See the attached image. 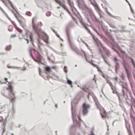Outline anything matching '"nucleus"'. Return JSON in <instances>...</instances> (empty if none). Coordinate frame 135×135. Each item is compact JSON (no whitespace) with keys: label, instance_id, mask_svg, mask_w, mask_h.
Wrapping results in <instances>:
<instances>
[{"label":"nucleus","instance_id":"obj_1","mask_svg":"<svg viewBox=\"0 0 135 135\" xmlns=\"http://www.w3.org/2000/svg\"><path fill=\"white\" fill-rule=\"evenodd\" d=\"M76 104V102L74 101L72 102L71 103V109L73 120L75 125L76 126L79 125V123L77 119V118H78L80 121H82L76 111L75 106Z\"/></svg>","mask_w":135,"mask_h":135},{"label":"nucleus","instance_id":"obj_2","mask_svg":"<svg viewBox=\"0 0 135 135\" xmlns=\"http://www.w3.org/2000/svg\"><path fill=\"white\" fill-rule=\"evenodd\" d=\"M11 7L14 10V11H12L13 13L19 22L21 26L25 28L24 26L25 25V22L24 18L20 17L19 13L15 9L13 5Z\"/></svg>","mask_w":135,"mask_h":135},{"label":"nucleus","instance_id":"obj_3","mask_svg":"<svg viewBox=\"0 0 135 135\" xmlns=\"http://www.w3.org/2000/svg\"><path fill=\"white\" fill-rule=\"evenodd\" d=\"M11 7L14 10V11H12L13 13L19 22L21 26L25 28L24 26L25 25V22L24 18L20 17L19 13L15 9L13 5Z\"/></svg>","mask_w":135,"mask_h":135},{"label":"nucleus","instance_id":"obj_4","mask_svg":"<svg viewBox=\"0 0 135 135\" xmlns=\"http://www.w3.org/2000/svg\"><path fill=\"white\" fill-rule=\"evenodd\" d=\"M8 84V86L7 87V89L8 91V97L10 99V102L12 103L14 100L15 97L12 84L9 83Z\"/></svg>","mask_w":135,"mask_h":135},{"label":"nucleus","instance_id":"obj_5","mask_svg":"<svg viewBox=\"0 0 135 135\" xmlns=\"http://www.w3.org/2000/svg\"><path fill=\"white\" fill-rule=\"evenodd\" d=\"M86 8H87V11L89 13L90 16L92 18L93 20L96 22H98V20L95 15L92 13L91 9H89L87 7H85Z\"/></svg>","mask_w":135,"mask_h":135},{"label":"nucleus","instance_id":"obj_6","mask_svg":"<svg viewBox=\"0 0 135 135\" xmlns=\"http://www.w3.org/2000/svg\"><path fill=\"white\" fill-rule=\"evenodd\" d=\"M68 3L71 9L73 12H74L76 9L74 7L73 2L71 0H67Z\"/></svg>","mask_w":135,"mask_h":135},{"label":"nucleus","instance_id":"obj_7","mask_svg":"<svg viewBox=\"0 0 135 135\" xmlns=\"http://www.w3.org/2000/svg\"><path fill=\"white\" fill-rule=\"evenodd\" d=\"M39 32H40V33L41 34L40 37H41V38L45 42H47V40L44 39L43 38H42V37H41V36H42L44 37H45L46 39L47 40L48 38V37H47V36L46 33L45 32H44L43 31H42L41 30H39Z\"/></svg>","mask_w":135,"mask_h":135},{"label":"nucleus","instance_id":"obj_8","mask_svg":"<svg viewBox=\"0 0 135 135\" xmlns=\"http://www.w3.org/2000/svg\"><path fill=\"white\" fill-rule=\"evenodd\" d=\"M34 20L33 19L32 21V23L33 25V29L35 32L37 33L38 36L39 37H40L41 34L39 32V30H38L36 28L35 25L34 24Z\"/></svg>","mask_w":135,"mask_h":135},{"label":"nucleus","instance_id":"obj_9","mask_svg":"<svg viewBox=\"0 0 135 135\" xmlns=\"http://www.w3.org/2000/svg\"><path fill=\"white\" fill-rule=\"evenodd\" d=\"M89 110L88 109V106L85 103H84L83 104V114L84 115H85L87 113Z\"/></svg>","mask_w":135,"mask_h":135},{"label":"nucleus","instance_id":"obj_10","mask_svg":"<svg viewBox=\"0 0 135 135\" xmlns=\"http://www.w3.org/2000/svg\"><path fill=\"white\" fill-rule=\"evenodd\" d=\"M41 63L44 65L45 70H44V72L47 74H49V73L51 71L50 68L49 66H46L44 63L43 62Z\"/></svg>","mask_w":135,"mask_h":135},{"label":"nucleus","instance_id":"obj_11","mask_svg":"<svg viewBox=\"0 0 135 135\" xmlns=\"http://www.w3.org/2000/svg\"><path fill=\"white\" fill-rule=\"evenodd\" d=\"M72 25V24L71 23H70L68 25L67 27L66 30V34L67 35V36L68 38V42L70 41H71V40L70 38L69 35V29L70 28V27Z\"/></svg>","mask_w":135,"mask_h":135},{"label":"nucleus","instance_id":"obj_12","mask_svg":"<svg viewBox=\"0 0 135 135\" xmlns=\"http://www.w3.org/2000/svg\"><path fill=\"white\" fill-rule=\"evenodd\" d=\"M81 88L83 90L87 92L89 95H91L92 96L94 95V93L91 91L89 89L87 88L86 86L85 88L81 87Z\"/></svg>","mask_w":135,"mask_h":135},{"label":"nucleus","instance_id":"obj_13","mask_svg":"<svg viewBox=\"0 0 135 135\" xmlns=\"http://www.w3.org/2000/svg\"><path fill=\"white\" fill-rule=\"evenodd\" d=\"M76 2L78 3V4H81L86 8V6H85V4L84 0H76Z\"/></svg>","mask_w":135,"mask_h":135},{"label":"nucleus","instance_id":"obj_14","mask_svg":"<svg viewBox=\"0 0 135 135\" xmlns=\"http://www.w3.org/2000/svg\"><path fill=\"white\" fill-rule=\"evenodd\" d=\"M107 12L110 16H111L113 18L117 19L119 21H122V19L120 17L113 16L108 11H107Z\"/></svg>","mask_w":135,"mask_h":135},{"label":"nucleus","instance_id":"obj_15","mask_svg":"<svg viewBox=\"0 0 135 135\" xmlns=\"http://www.w3.org/2000/svg\"><path fill=\"white\" fill-rule=\"evenodd\" d=\"M112 42H110V41L108 40L106 42L107 44L110 46L111 47V46H116V44L114 42V40L113 42L112 41Z\"/></svg>","mask_w":135,"mask_h":135},{"label":"nucleus","instance_id":"obj_16","mask_svg":"<svg viewBox=\"0 0 135 135\" xmlns=\"http://www.w3.org/2000/svg\"><path fill=\"white\" fill-rule=\"evenodd\" d=\"M112 42H110V41L108 40L106 42L107 44L110 46L111 47V46H116V44L114 42V40L113 42L112 41Z\"/></svg>","mask_w":135,"mask_h":135},{"label":"nucleus","instance_id":"obj_17","mask_svg":"<svg viewBox=\"0 0 135 135\" xmlns=\"http://www.w3.org/2000/svg\"><path fill=\"white\" fill-rule=\"evenodd\" d=\"M104 50L106 54L107 55H108V52L106 51L105 49L103 47L101 46L99 48V52L102 54V53L103 50Z\"/></svg>","mask_w":135,"mask_h":135},{"label":"nucleus","instance_id":"obj_18","mask_svg":"<svg viewBox=\"0 0 135 135\" xmlns=\"http://www.w3.org/2000/svg\"><path fill=\"white\" fill-rule=\"evenodd\" d=\"M26 33L27 37L29 38L30 41L32 42V34L30 32H26Z\"/></svg>","mask_w":135,"mask_h":135},{"label":"nucleus","instance_id":"obj_19","mask_svg":"<svg viewBox=\"0 0 135 135\" xmlns=\"http://www.w3.org/2000/svg\"><path fill=\"white\" fill-rule=\"evenodd\" d=\"M105 33L106 35L108 36L109 38L113 42L114 41V39L113 38L112 36L107 31H105Z\"/></svg>","mask_w":135,"mask_h":135},{"label":"nucleus","instance_id":"obj_20","mask_svg":"<svg viewBox=\"0 0 135 135\" xmlns=\"http://www.w3.org/2000/svg\"><path fill=\"white\" fill-rule=\"evenodd\" d=\"M37 59L36 60H38L40 61V62L38 63V64H40L41 62V60L42 59V57L41 55L37 51Z\"/></svg>","mask_w":135,"mask_h":135},{"label":"nucleus","instance_id":"obj_21","mask_svg":"<svg viewBox=\"0 0 135 135\" xmlns=\"http://www.w3.org/2000/svg\"><path fill=\"white\" fill-rule=\"evenodd\" d=\"M69 45L70 46V47H71V48L74 50L76 52V53H79V51L77 50H76V49H74L72 45V43L71 42V41H69Z\"/></svg>","mask_w":135,"mask_h":135},{"label":"nucleus","instance_id":"obj_22","mask_svg":"<svg viewBox=\"0 0 135 135\" xmlns=\"http://www.w3.org/2000/svg\"><path fill=\"white\" fill-rule=\"evenodd\" d=\"M30 53L31 56V57L33 58V60L37 62L38 63H39V62H40V60H36V59L35 58L33 55L32 51H30Z\"/></svg>","mask_w":135,"mask_h":135},{"label":"nucleus","instance_id":"obj_23","mask_svg":"<svg viewBox=\"0 0 135 135\" xmlns=\"http://www.w3.org/2000/svg\"><path fill=\"white\" fill-rule=\"evenodd\" d=\"M39 74L40 76H41L42 77L46 80H49V78L48 76H47L46 77H44V76L42 75V74H41V70L40 69H39Z\"/></svg>","mask_w":135,"mask_h":135},{"label":"nucleus","instance_id":"obj_24","mask_svg":"<svg viewBox=\"0 0 135 135\" xmlns=\"http://www.w3.org/2000/svg\"><path fill=\"white\" fill-rule=\"evenodd\" d=\"M112 89L113 90V92L114 94H117V96L119 95V93L116 90V88L115 87H112Z\"/></svg>","mask_w":135,"mask_h":135},{"label":"nucleus","instance_id":"obj_25","mask_svg":"<svg viewBox=\"0 0 135 135\" xmlns=\"http://www.w3.org/2000/svg\"><path fill=\"white\" fill-rule=\"evenodd\" d=\"M117 32H130V31H129L128 30H117Z\"/></svg>","mask_w":135,"mask_h":135},{"label":"nucleus","instance_id":"obj_26","mask_svg":"<svg viewBox=\"0 0 135 135\" xmlns=\"http://www.w3.org/2000/svg\"><path fill=\"white\" fill-rule=\"evenodd\" d=\"M119 84H121L120 83H119ZM121 85H122L123 88L126 89L127 90H128V89L126 86V83H125L124 82H123L122 83V84H121Z\"/></svg>","mask_w":135,"mask_h":135},{"label":"nucleus","instance_id":"obj_27","mask_svg":"<svg viewBox=\"0 0 135 135\" xmlns=\"http://www.w3.org/2000/svg\"><path fill=\"white\" fill-rule=\"evenodd\" d=\"M56 54H59V55H63V56H66V52H59L58 51L57 52Z\"/></svg>","mask_w":135,"mask_h":135},{"label":"nucleus","instance_id":"obj_28","mask_svg":"<svg viewBox=\"0 0 135 135\" xmlns=\"http://www.w3.org/2000/svg\"><path fill=\"white\" fill-rule=\"evenodd\" d=\"M67 79L68 80V81L67 82V84H69L71 85L72 84L73 82L72 81L69 79H68V78H67Z\"/></svg>","mask_w":135,"mask_h":135},{"label":"nucleus","instance_id":"obj_29","mask_svg":"<svg viewBox=\"0 0 135 135\" xmlns=\"http://www.w3.org/2000/svg\"><path fill=\"white\" fill-rule=\"evenodd\" d=\"M100 36L102 37V38L106 42L108 40L107 38L105 37L103 35H100Z\"/></svg>","mask_w":135,"mask_h":135},{"label":"nucleus","instance_id":"obj_30","mask_svg":"<svg viewBox=\"0 0 135 135\" xmlns=\"http://www.w3.org/2000/svg\"><path fill=\"white\" fill-rule=\"evenodd\" d=\"M95 102L96 104L97 105V107L98 108H100L99 107V104L98 102V100H97L95 101Z\"/></svg>","mask_w":135,"mask_h":135},{"label":"nucleus","instance_id":"obj_31","mask_svg":"<svg viewBox=\"0 0 135 135\" xmlns=\"http://www.w3.org/2000/svg\"><path fill=\"white\" fill-rule=\"evenodd\" d=\"M127 75L128 77V78L129 79V80H130L131 78V75H130V73L129 71L127 72Z\"/></svg>","mask_w":135,"mask_h":135},{"label":"nucleus","instance_id":"obj_32","mask_svg":"<svg viewBox=\"0 0 135 135\" xmlns=\"http://www.w3.org/2000/svg\"><path fill=\"white\" fill-rule=\"evenodd\" d=\"M115 70L116 71V72H117L118 70V69L119 67V65H115Z\"/></svg>","mask_w":135,"mask_h":135},{"label":"nucleus","instance_id":"obj_33","mask_svg":"<svg viewBox=\"0 0 135 135\" xmlns=\"http://www.w3.org/2000/svg\"><path fill=\"white\" fill-rule=\"evenodd\" d=\"M109 24L110 27H112L114 28H117V27L115 26L114 25L112 24L111 23H109Z\"/></svg>","mask_w":135,"mask_h":135},{"label":"nucleus","instance_id":"obj_34","mask_svg":"<svg viewBox=\"0 0 135 135\" xmlns=\"http://www.w3.org/2000/svg\"><path fill=\"white\" fill-rule=\"evenodd\" d=\"M128 3L129 5L130 6V9L131 11V12L132 13V14L133 15H134L133 14V13L134 12V11H133V9H132V8L131 7V4L129 3H129Z\"/></svg>","mask_w":135,"mask_h":135},{"label":"nucleus","instance_id":"obj_35","mask_svg":"<svg viewBox=\"0 0 135 135\" xmlns=\"http://www.w3.org/2000/svg\"><path fill=\"white\" fill-rule=\"evenodd\" d=\"M102 57L103 58L105 62H106V63L107 64L108 62L107 61V60H106L105 57H104V55H103V54H102Z\"/></svg>","mask_w":135,"mask_h":135},{"label":"nucleus","instance_id":"obj_36","mask_svg":"<svg viewBox=\"0 0 135 135\" xmlns=\"http://www.w3.org/2000/svg\"><path fill=\"white\" fill-rule=\"evenodd\" d=\"M11 48V46H7L6 47L5 49L6 50H8L10 49Z\"/></svg>","mask_w":135,"mask_h":135},{"label":"nucleus","instance_id":"obj_37","mask_svg":"<svg viewBox=\"0 0 135 135\" xmlns=\"http://www.w3.org/2000/svg\"><path fill=\"white\" fill-rule=\"evenodd\" d=\"M125 121H126V127L127 128V129L128 132H129V133H130L131 134V133H130L129 130V128H128V124L126 123V120Z\"/></svg>","mask_w":135,"mask_h":135},{"label":"nucleus","instance_id":"obj_38","mask_svg":"<svg viewBox=\"0 0 135 135\" xmlns=\"http://www.w3.org/2000/svg\"><path fill=\"white\" fill-rule=\"evenodd\" d=\"M51 14V12L48 11L46 13V15L47 16H49Z\"/></svg>","mask_w":135,"mask_h":135},{"label":"nucleus","instance_id":"obj_39","mask_svg":"<svg viewBox=\"0 0 135 135\" xmlns=\"http://www.w3.org/2000/svg\"><path fill=\"white\" fill-rule=\"evenodd\" d=\"M14 26L15 27V28H16V30H17L18 31H19V32H20L21 31V30L20 29H19V28L17 27L16 25H15V26Z\"/></svg>","mask_w":135,"mask_h":135},{"label":"nucleus","instance_id":"obj_40","mask_svg":"<svg viewBox=\"0 0 135 135\" xmlns=\"http://www.w3.org/2000/svg\"><path fill=\"white\" fill-rule=\"evenodd\" d=\"M5 81H4L3 82H2L1 81H0V83H1V84H2L3 83H6V81L8 82L7 81L8 79L7 78H5Z\"/></svg>","mask_w":135,"mask_h":135},{"label":"nucleus","instance_id":"obj_41","mask_svg":"<svg viewBox=\"0 0 135 135\" xmlns=\"http://www.w3.org/2000/svg\"><path fill=\"white\" fill-rule=\"evenodd\" d=\"M103 2L107 6H108L109 5V4L105 0L103 1Z\"/></svg>","mask_w":135,"mask_h":135},{"label":"nucleus","instance_id":"obj_42","mask_svg":"<svg viewBox=\"0 0 135 135\" xmlns=\"http://www.w3.org/2000/svg\"><path fill=\"white\" fill-rule=\"evenodd\" d=\"M83 52L84 54V56H85V58L86 60L87 61V62H89V61H88V60H87V58H86V54H85V52L84 51H83Z\"/></svg>","mask_w":135,"mask_h":135},{"label":"nucleus","instance_id":"obj_43","mask_svg":"<svg viewBox=\"0 0 135 135\" xmlns=\"http://www.w3.org/2000/svg\"><path fill=\"white\" fill-rule=\"evenodd\" d=\"M26 14L27 15L30 16L31 14V13L29 11L27 12H26Z\"/></svg>","mask_w":135,"mask_h":135},{"label":"nucleus","instance_id":"obj_44","mask_svg":"<svg viewBox=\"0 0 135 135\" xmlns=\"http://www.w3.org/2000/svg\"><path fill=\"white\" fill-rule=\"evenodd\" d=\"M126 27L124 26H120V28L122 29V30H125Z\"/></svg>","mask_w":135,"mask_h":135},{"label":"nucleus","instance_id":"obj_45","mask_svg":"<svg viewBox=\"0 0 135 135\" xmlns=\"http://www.w3.org/2000/svg\"><path fill=\"white\" fill-rule=\"evenodd\" d=\"M132 47L135 49V42H134L132 45Z\"/></svg>","mask_w":135,"mask_h":135},{"label":"nucleus","instance_id":"obj_46","mask_svg":"<svg viewBox=\"0 0 135 135\" xmlns=\"http://www.w3.org/2000/svg\"><path fill=\"white\" fill-rule=\"evenodd\" d=\"M83 27H84V28H85L86 29H88V27H87L86 25L85 24L84 25H83Z\"/></svg>","mask_w":135,"mask_h":135},{"label":"nucleus","instance_id":"obj_47","mask_svg":"<svg viewBox=\"0 0 135 135\" xmlns=\"http://www.w3.org/2000/svg\"><path fill=\"white\" fill-rule=\"evenodd\" d=\"M99 24L100 26H101V27H102V28H103V24L100 21L99 22Z\"/></svg>","mask_w":135,"mask_h":135},{"label":"nucleus","instance_id":"obj_48","mask_svg":"<svg viewBox=\"0 0 135 135\" xmlns=\"http://www.w3.org/2000/svg\"><path fill=\"white\" fill-rule=\"evenodd\" d=\"M90 1L91 3V4L93 5L95 7L96 6V4L94 3L91 0H90Z\"/></svg>","mask_w":135,"mask_h":135},{"label":"nucleus","instance_id":"obj_49","mask_svg":"<svg viewBox=\"0 0 135 135\" xmlns=\"http://www.w3.org/2000/svg\"><path fill=\"white\" fill-rule=\"evenodd\" d=\"M114 62L115 63V65H119L118 60H115L114 61Z\"/></svg>","mask_w":135,"mask_h":135},{"label":"nucleus","instance_id":"obj_50","mask_svg":"<svg viewBox=\"0 0 135 135\" xmlns=\"http://www.w3.org/2000/svg\"><path fill=\"white\" fill-rule=\"evenodd\" d=\"M64 70L65 72L67 73V71L66 69V66L64 67Z\"/></svg>","mask_w":135,"mask_h":135},{"label":"nucleus","instance_id":"obj_51","mask_svg":"<svg viewBox=\"0 0 135 135\" xmlns=\"http://www.w3.org/2000/svg\"><path fill=\"white\" fill-rule=\"evenodd\" d=\"M32 50L35 51V50L34 49L32 48V47H30L29 49V51H32Z\"/></svg>","mask_w":135,"mask_h":135},{"label":"nucleus","instance_id":"obj_52","mask_svg":"<svg viewBox=\"0 0 135 135\" xmlns=\"http://www.w3.org/2000/svg\"><path fill=\"white\" fill-rule=\"evenodd\" d=\"M92 97H93L95 101L97 100L96 99V98L94 95H93H93Z\"/></svg>","mask_w":135,"mask_h":135},{"label":"nucleus","instance_id":"obj_53","mask_svg":"<svg viewBox=\"0 0 135 135\" xmlns=\"http://www.w3.org/2000/svg\"><path fill=\"white\" fill-rule=\"evenodd\" d=\"M50 48L52 50H53L54 52H55V53H57V51L55 50V49H53V48H52V47H51Z\"/></svg>","mask_w":135,"mask_h":135},{"label":"nucleus","instance_id":"obj_54","mask_svg":"<svg viewBox=\"0 0 135 135\" xmlns=\"http://www.w3.org/2000/svg\"><path fill=\"white\" fill-rule=\"evenodd\" d=\"M123 60L124 61V62H123V64L124 65V67L125 68L126 67H127L126 65V64H125V61H124V59H123Z\"/></svg>","mask_w":135,"mask_h":135},{"label":"nucleus","instance_id":"obj_55","mask_svg":"<svg viewBox=\"0 0 135 135\" xmlns=\"http://www.w3.org/2000/svg\"><path fill=\"white\" fill-rule=\"evenodd\" d=\"M120 77V78L123 80H124V76H123V75H119Z\"/></svg>","mask_w":135,"mask_h":135},{"label":"nucleus","instance_id":"obj_56","mask_svg":"<svg viewBox=\"0 0 135 135\" xmlns=\"http://www.w3.org/2000/svg\"><path fill=\"white\" fill-rule=\"evenodd\" d=\"M55 33V34H56V36H57L60 39H61V40H62V39L61 38H60V36H59V35L56 32V33Z\"/></svg>","mask_w":135,"mask_h":135},{"label":"nucleus","instance_id":"obj_57","mask_svg":"<svg viewBox=\"0 0 135 135\" xmlns=\"http://www.w3.org/2000/svg\"><path fill=\"white\" fill-rule=\"evenodd\" d=\"M88 62L90 63H91V65H93L94 66H95V64L94 63L92 62V61H91V62H90L89 61V62Z\"/></svg>","mask_w":135,"mask_h":135},{"label":"nucleus","instance_id":"obj_58","mask_svg":"<svg viewBox=\"0 0 135 135\" xmlns=\"http://www.w3.org/2000/svg\"><path fill=\"white\" fill-rule=\"evenodd\" d=\"M114 50L116 52L119 54V55H120V54L119 53L117 49H115Z\"/></svg>","mask_w":135,"mask_h":135},{"label":"nucleus","instance_id":"obj_59","mask_svg":"<svg viewBox=\"0 0 135 135\" xmlns=\"http://www.w3.org/2000/svg\"><path fill=\"white\" fill-rule=\"evenodd\" d=\"M94 39L95 40V42H96L97 43V44L98 45H99V43H98V42L97 41V39L95 38V39Z\"/></svg>","mask_w":135,"mask_h":135},{"label":"nucleus","instance_id":"obj_60","mask_svg":"<svg viewBox=\"0 0 135 135\" xmlns=\"http://www.w3.org/2000/svg\"><path fill=\"white\" fill-rule=\"evenodd\" d=\"M90 33L91 34V35L93 37V38L94 39H95V37L94 36V35L92 33H91V32H90Z\"/></svg>","mask_w":135,"mask_h":135},{"label":"nucleus","instance_id":"obj_61","mask_svg":"<svg viewBox=\"0 0 135 135\" xmlns=\"http://www.w3.org/2000/svg\"><path fill=\"white\" fill-rule=\"evenodd\" d=\"M8 2L10 4V6H13L12 3L11 1H10L9 0L8 1Z\"/></svg>","mask_w":135,"mask_h":135},{"label":"nucleus","instance_id":"obj_62","mask_svg":"<svg viewBox=\"0 0 135 135\" xmlns=\"http://www.w3.org/2000/svg\"><path fill=\"white\" fill-rule=\"evenodd\" d=\"M101 115L102 116V117L103 118H104V117H105V115H104V114H103L102 113H101Z\"/></svg>","mask_w":135,"mask_h":135},{"label":"nucleus","instance_id":"obj_63","mask_svg":"<svg viewBox=\"0 0 135 135\" xmlns=\"http://www.w3.org/2000/svg\"><path fill=\"white\" fill-rule=\"evenodd\" d=\"M122 91L123 95H124V96H125V92H124V90L123 89Z\"/></svg>","mask_w":135,"mask_h":135},{"label":"nucleus","instance_id":"obj_64","mask_svg":"<svg viewBox=\"0 0 135 135\" xmlns=\"http://www.w3.org/2000/svg\"><path fill=\"white\" fill-rule=\"evenodd\" d=\"M101 75L103 76V77H104V76H105V75L103 73H102V72H101Z\"/></svg>","mask_w":135,"mask_h":135}]
</instances>
